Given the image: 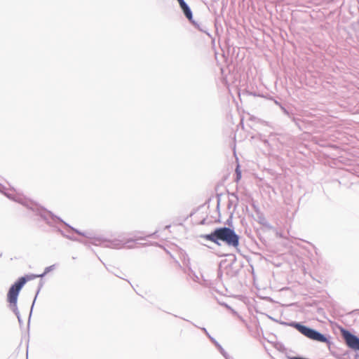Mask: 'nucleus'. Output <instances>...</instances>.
<instances>
[{"mask_svg":"<svg viewBox=\"0 0 359 359\" xmlns=\"http://www.w3.org/2000/svg\"><path fill=\"white\" fill-rule=\"evenodd\" d=\"M236 172H238V169H236ZM237 177L238 178H240L241 177V173L239 172H237Z\"/></svg>","mask_w":359,"mask_h":359,"instance_id":"b1692460","label":"nucleus"},{"mask_svg":"<svg viewBox=\"0 0 359 359\" xmlns=\"http://www.w3.org/2000/svg\"><path fill=\"white\" fill-rule=\"evenodd\" d=\"M273 321L276 322V323H278V320H276V319H273Z\"/></svg>","mask_w":359,"mask_h":359,"instance_id":"bb28decb","label":"nucleus"},{"mask_svg":"<svg viewBox=\"0 0 359 359\" xmlns=\"http://www.w3.org/2000/svg\"><path fill=\"white\" fill-rule=\"evenodd\" d=\"M310 305H317V302L316 301H313L311 304H310Z\"/></svg>","mask_w":359,"mask_h":359,"instance_id":"5701e85b","label":"nucleus"},{"mask_svg":"<svg viewBox=\"0 0 359 359\" xmlns=\"http://www.w3.org/2000/svg\"><path fill=\"white\" fill-rule=\"evenodd\" d=\"M349 358V354L348 351L345 352L341 357H339V359H348Z\"/></svg>","mask_w":359,"mask_h":359,"instance_id":"f3484780","label":"nucleus"},{"mask_svg":"<svg viewBox=\"0 0 359 359\" xmlns=\"http://www.w3.org/2000/svg\"><path fill=\"white\" fill-rule=\"evenodd\" d=\"M138 239H143V238L140 236L135 235L134 238H133V239H128L127 241L123 240V239L116 240V241H113L112 245L114 247L119 248L131 241H134L135 240H138Z\"/></svg>","mask_w":359,"mask_h":359,"instance_id":"6e6552de","label":"nucleus"},{"mask_svg":"<svg viewBox=\"0 0 359 359\" xmlns=\"http://www.w3.org/2000/svg\"><path fill=\"white\" fill-rule=\"evenodd\" d=\"M15 315L18 318V322H19L20 325H22V320L21 319L20 312L18 311V314H15Z\"/></svg>","mask_w":359,"mask_h":359,"instance_id":"6ab92c4d","label":"nucleus"},{"mask_svg":"<svg viewBox=\"0 0 359 359\" xmlns=\"http://www.w3.org/2000/svg\"><path fill=\"white\" fill-rule=\"evenodd\" d=\"M19 294L20 293H7V301L9 303L10 309L15 314H18L17 302Z\"/></svg>","mask_w":359,"mask_h":359,"instance_id":"423d86ee","label":"nucleus"},{"mask_svg":"<svg viewBox=\"0 0 359 359\" xmlns=\"http://www.w3.org/2000/svg\"><path fill=\"white\" fill-rule=\"evenodd\" d=\"M182 11H183L184 15L186 18L190 21H192L193 15L192 12L189 8V6L187 5V3H185L184 5H182L181 7Z\"/></svg>","mask_w":359,"mask_h":359,"instance_id":"1a4fd4ad","label":"nucleus"},{"mask_svg":"<svg viewBox=\"0 0 359 359\" xmlns=\"http://www.w3.org/2000/svg\"><path fill=\"white\" fill-rule=\"evenodd\" d=\"M355 359H359V353H355L354 356Z\"/></svg>","mask_w":359,"mask_h":359,"instance_id":"4be33fe9","label":"nucleus"},{"mask_svg":"<svg viewBox=\"0 0 359 359\" xmlns=\"http://www.w3.org/2000/svg\"><path fill=\"white\" fill-rule=\"evenodd\" d=\"M201 330L205 334V335L209 338V339L211 341L212 343L214 344V345L217 347L219 353L225 358V359H231L229 354L226 353V351L223 348V347L220 345V344L214 338L212 337L206 328L201 327Z\"/></svg>","mask_w":359,"mask_h":359,"instance_id":"39448f33","label":"nucleus"},{"mask_svg":"<svg viewBox=\"0 0 359 359\" xmlns=\"http://www.w3.org/2000/svg\"><path fill=\"white\" fill-rule=\"evenodd\" d=\"M38 294H39V292H36V295H35V297H34V301H33V303H32V307H31V311H30V313H29V320H28V325H29L30 318H31L32 313V309H33L34 304V303H35V301H36V297H37V295H38Z\"/></svg>","mask_w":359,"mask_h":359,"instance_id":"ddd939ff","label":"nucleus"},{"mask_svg":"<svg viewBox=\"0 0 359 359\" xmlns=\"http://www.w3.org/2000/svg\"><path fill=\"white\" fill-rule=\"evenodd\" d=\"M259 222L264 225V226H269V224L268 222H266V220L265 219L264 217H259Z\"/></svg>","mask_w":359,"mask_h":359,"instance_id":"2eb2a0df","label":"nucleus"},{"mask_svg":"<svg viewBox=\"0 0 359 359\" xmlns=\"http://www.w3.org/2000/svg\"><path fill=\"white\" fill-rule=\"evenodd\" d=\"M341 337L344 341L346 345L354 351H359V337L352 333L347 329L341 327Z\"/></svg>","mask_w":359,"mask_h":359,"instance_id":"7ed1b4c3","label":"nucleus"},{"mask_svg":"<svg viewBox=\"0 0 359 359\" xmlns=\"http://www.w3.org/2000/svg\"><path fill=\"white\" fill-rule=\"evenodd\" d=\"M273 321L276 322V323H278V320H276V319H273Z\"/></svg>","mask_w":359,"mask_h":359,"instance_id":"a878e982","label":"nucleus"},{"mask_svg":"<svg viewBox=\"0 0 359 359\" xmlns=\"http://www.w3.org/2000/svg\"><path fill=\"white\" fill-rule=\"evenodd\" d=\"M317 312L318 314L320 315H323L324 313V309L321 307H318L317 308Z\"/></svg>","mask_w":359,"mask_h":359,"instance_id":"a211bd4d","label":"nucleus"},{"mask_svg":"<svg viewBox=\"0 0 359 359\" xmlns=\"http://www.w3.org/2000/svg\"><path fill=\"white\" fill-rule=\"evenodd\" d=\"M39 215L50 225H53L56 222H63L61 219L53 215L50 212L48 211L42 210L40 212Z\"/></svg>","mask_w":359,"mask_h":359,"instance_id":"0eeeda50","label":"nucleus"},{"mask_svg":"<svg viewBox=\"0 0 359 359\" xmlns=\"http://www.w3.org/2000/svg\"><path fill=\"white\" fill-rule=\"evenodd\" d=\"M259 297L261 299H266V300H268V301H269V302H273V300H272V299H271V297H261V296H259Z\"/></svg>","mask_w":359,"mask_h":359,"instance_id":"aec40b11","label":"nucleus"},{"mask_svg":"<svg viewBox=\"0 0 359 359\" xmlns=\"http://www.w3.org/2000/svg\"><path fill=\"white\" fill-rule=\"evenodd\" d=\"M72 230L74 231L76 233L79 234V235H82L83 236H86V237H88L89 236V233H82L81 231H79V230L77 229H75L71 226H69Z\"/></svg>","mask_w":359,"mask_h":359,"instance_id":"4468645a","label":"nucleus"},{"mask_svg":"<svg viewBox=\"0 0 359 359\" xmlns=\"http://www.w3.org/2000/svg\"><path fill=\"white\" fill-rule=\"evenodd\" d=\"M54 269H55V265H51L50 266L46 267L45 269L44 272L43 273L39 274V275H36L37 276L36 278H42V277H43L46 274H47L50 271H53Z\"/></svg>","mask_w":359,"mask_h":359,"instance_id":"f8f14e48","label":"nucleus"},{"mask_svg":"<svg viewBox=\"0 0 359 359\" xmlns=\"http://www.w3.org/2000/svg\"><path fill=\"white\" fill-rule=\"evenodd\" d=\"M217 302H218V304L221 306H224L225 308H226L229 311H231V313L234 315V316H238V313L237 311H236L233 309H232L229 304H227L226 303H225L224 302H222L219 299H218L217 297H215Z\"/></svg>","mask_w":359,"mask_h":359,"instance_id":"9d476101","label":"nucleus"},{"mask_svg":"<svg viewBox=\"0 0 359 359\" xmlns=\"http://www.w3.org/2000/svg\"><path fill=\"white\" fill-rule=\"evenodd\" d=\"M177 1H178L180 7L186 3L184 1V0H177Z\"/></svg>","mask_w":359,"mask_h":359,"instance_id":"412c9836","label":"nucleus"},{"mask_svg":"<svg viewBox=\"0 0 359 359\" xmlns=\"http://www.w3.org/2000/svg\"><path fill=\"white\" fill-rule=\"evenodd\" d=\"M280 324L290 326L296 329L299 332L309 338V339L316 341L318 342H323L327 344H330V336L322 334L319 331L309 326L304 325L301 322L290 321L285 322L280 321Z\"/></svg>","mask_w":359,"mask_h":359,"instance_id":"f03ea898","label":"nucleus"},{"mask_svg":"<svg viewBox=\"0 0 359 359\" xmlns=\"http://www.w3.org/2000/svg\"><path fill=\"white\" fill-rule=\"evenodd\" d=\"M201 237L218 245H220V241L229 247L237 248L239 245L238 235L233 229L226 226L217 228L210 233L203 235Z\"/></svg>","mask_w":359,"mask_h":359,"instance_id":"f257e3e1","label":"nucleus"},{"mask_svg":"<svg viewBox=\"0 0 359 359\" xmlns=\"http://www.w3.org/2000/svg\"><path fill=\"white\" fill-rule=\"evenodd\" d=\"M34 274H27L18 278L9 288L8 292H20L26 283L36 278Z\"/></svg>","mask_w":359,"mask_h":359,"instance_id":"20e7f679","label":"nucleus"},{"mask_svg":"<svg viewBox=\"0 0 359 359\" xmlns=\"http://www.w3.org/2000/svg\"><path fill=\"white\" fill-rule=\"evenodd\" d=\"M189 276L194 280V281H196V282H199L200 281V276L196 275V273L191 269V268H189Z\"/></svg>","mask_w":359,"mask_h":359,"instance_id":"9b49d317","label":"nucleus"},{"mask_svg":"<svg viewBox=\"0 0 359 359\" xmlns=\"http://www.w3.org/2000/svg\"><path fill=\"white\" fill-rule=\"evenodd\" d=\"M15 201H18L19 203H22V201L20 200V198H14Z\"/></svg>","mask_w":359,"mask_h":359,"instance_id":"393cba45","label":"nucleus"},{"mask_svg":"<svg viewBox=\"0 0 359 359\" xmlns=\"http://www.w3.org/2000/svg\"><path fill=\"white\" fill-rule=\"evenodd\" d=\"M42 285H43V281H42V280H39V283H38L37 288H36V292H40V290H41V288H42Z\"/></svg>","mask_w":359,"mask_h":359,"instance_id":"dca6fc26","label":"nucleus"},{"mask_svg":"<svg viewBox=\"0 0 359 359\" xmlns=\"http://www.w3.org/2000/svg\"><path fill=\"white\" fill-rule=\"evenodd\" d=\"M273 321L276 322V323H278V320H276V319H273Z\"/></svg>","mask_w":359,"mask_h":359,"instance_id":"cd10ccee","label":"nucleus"}]
</instances>
